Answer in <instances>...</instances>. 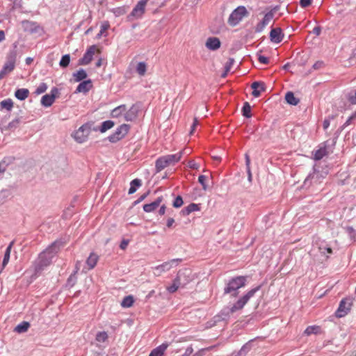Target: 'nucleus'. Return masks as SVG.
<instances>
[{
  "label": "nucleus",
  "mask_w": 356,
  "mask_h": 356,
  "mask_svg": "<svg viewBox=\"0 0 356 356\" xmlns=\"http://www.w3.org/2000/svg\"><path fill=\"white\" fill-rule=\"evenodd\" d=\"M179 261H181V259H173L170 261H165L162 264L154 268L155 270L154 274L157 276H159L162 273L170 270L173 267L177 266Z\"/></svg>",
  "instance_id": "6e6552de"
},
{
  "label": "nucleus",
  "mask_w": 356,
  "mask_h": 356,
  "mask_svg": "<svg viewBox=\"0 0 356 356\" xmlns=\"http://www.w3.org/2000/svg\"><path fill=\"white\" fill-rule=\"evenodd\" d=\"M62 247L63 243L60 240L56 241L38 255L33 264L35 274L41 273L52 263Z\"/></svg>",
  "instance_id": "f257e3e1"
},
{
  "label": "nucleus",
  "mask_w": 356,
  "mask_h": 356,
  "mask_svg": "<svg viewBox=\"0 0 356 356\" xmlns=\"http://www.w3.org/2000/svg\"><path fill=\"white\" fill-rule=\"evenodd\" d=\"M206 179H207V177L205 175H200L198 177V181L202 184V186L204 190L207 188V186L205 184Z\"/></svg>",
  "instance_id": "de8ad7c7"
},
{
  "label": "nucleus",
  "mask_w": 356,
  "mask_h": 356,
  "mask_svg": "<svg viewBox=\"0 0 356 356\" xmlns=\"http://www.w3.org/2000/svg\"><path fill=\"white\" fill-rule=\"evenodd\" d=\"M113 126H114V122H112L111 120L105 121V122H104L102 123V124L101 126L100 131L101 132H105L108 129H111Z\"/></svg>",
  "instance_id": "58836bf2"
},
{
  "label": "nucleus",
  "mask_w": 356,
  "mask_h": 356,
  "mask_svg": "<svg viewBox=\"0 0 356 356\" xmlns=\"http://www.w3.org/2000/svg\"><path fill=\"white\" fill-rule=\"evenodd\" d=\"M165 205H162L159 211V213L160 215H164L165 214Z\"/></svg>",
  "instance_id": "680f3d73"
},
{
  "label": "nucleus",
  "mask_w": 356,
  "mask_h": 356,
  "mask_svg": "<svg viewBox=\"0 0 356 356\" xmlns=\"http://www.w3.org/2000/svg\"><path fill=\"white\" fill-rule=\"evenodd\" d=\"M147 1L148 0H140L138 2L131 12V15L135 17H140L145 12V6Z\"/></svg>",
  "instance_id": "ddd939ff"
},
{
  "label": "nucleus",
  "mask_w": 356,
  "mask_h": 356,
  "mask_svg": "<svg viewBox=\"0 0 356 356\" xmlns=\"http://www.w3.org/2000/svg\"><path fill=\"white\" fill-rule=\"evenodd\" d=\"M199 122H198V120L196 118H194L193 120V123L191 126V131H190V134H193V132L195 131V128L198 125Z\"/></svg>",
  "instance_id": "5fc2aeb1"
},
{
  "label": "nucleus",
  "mask_w": 356,
  "mask_h": 356,
  "mask_svg": "<svg viewBox=\"0 0 356 356\" xmlns=\"http://www.w3.org/2000/svg\"><path fill=\"white\" fill-rule=\"evenodd\" d=\"M187 214H189L191 212L199 211L200 210V206L195 203L190 204L186 208Z\"/></svg>",
  "instance_id": "ea45409f"
},
{
  "label": "nucleus",
  "mask_w": 356,
  "mask_h": 356,
  "mask_svg": "<svg viewBox=\"0 0 356 356\" xmlns=\"http://www.w3.org/2000/svg\"><path fill=\"white\" fill-rule=\"evenodd\" d=\"M323 129L325 130H326L329 126H330V120H327V119H325L324 121H323Z\"/></svg>",
  "instance_id": "13d9d810"
},
{
  "label": "nucleus",
  "mask_w": 356,
  "mask_h": 356,
  "mask_svg": "<svg viewBox=\"0 0 356 356\" xmlns=\"http://www.w3.org/2000/svg\"><path fill=\"white\" fill-rule=\"evenodd\" d=\"M348 100L351 104H356V90L354 95H349Z\"/></svg>",
  "instance_id": "603ef678"
},
{
  "label": "nucleus",
  "mask_w": 356,
  "mask_h": 356,
  "mask_svg": "<svg viewBox=\"0 0 356 356\" xmlns=\"http://www.w3.org/2000/svg\"><path fill=\"white\" fill-rule=\"evenodd\" d=\"M253 89L252 95L255 97H259L261 95V91H264V84L261 82H253L251 86Z\"/></svg>",
  "instance_id": "aec40b11"
},
{
  "label": "nucleus",
  "mask_w": 356,
  "mask_h": 356,
  "mask_svg": "<svg viewBox=\"0 0 356 356\" xmlns=\"http://www.w3.org/2000/svg\"><path fill=\"white\" fill-rule=\"evenodd\" d=\"M89 136V124L88 122L81 126L75 131L72 136L79 143H84L87 140Z\"/></svg>",
  "instance_id": "0eeeda50"
},
{
  "label": "nucleus",
  "mask_w": 356,
  "mask_h": 356,
  "mask_svg": "<svg viewBox=\"0 0 356 356\" xmlns=\"http://www.w3.org/2000/svg\"><path fill=\"white\" fill-rule=\"evenodd\" d=\"M184 204L182 197L181 196H177L173 202V207L175 208L181 207Z\"/></svg>",
  "instance_id": "79ce46f5"
},
{
  "label": "nucleus",
  "mask_w": 356,
  "mask_h": 356,
  "mask_svg": "<svg viewBox=\"0 0 356 356\" xmlns=\"http://www.w3.org/2000/svg\"><path fill=\"white\" fill-rule=\"evenodd\" d=\"M175 222V220L172 218H170L167 220V226L168 227H171Z\"/></svg>",
  "instance_id": "bf43d9fd"
},
{
  "label": "nucleus",
  "mask_w": 356,
  "mask_h": 356,
  "mask_svg": "<svg viewBox=\"0 0 356 356\" xmlns=\"http://www.w3.org/2000/svg\"><path fill=\"white\" fill-rule=\"evenodd\" d=\"M243 115L246 118H250L251 115V106L248 102H245L242 108Z\"/></svg>",
  "instance_id": "f704fd0d"
},
{
  "label": "nucleus",
  "mask_w": 356,
  "mask_h": 356,
  "mask_svg": "<svg viewBox=\"0 0 356 356\" xmlns=\"http://www.w3.org/2000/svg\"><path fill=\"white\" fill-rule=\"evenodd\" d=\"M81 63L82 64H85V65L89 63V47H88L86 49V51H85V54H84V56H83V58L81 60Z\"/></svg>",
  "instance_id": "c03bdc74"
},
{
  "label": "nucleus",
  "mask_w": 356,
  "mask_h": 356,
  "mask_svg": "<svg viewBox=\"0 0 356 356\" xmlns=\"http://www.w3.org/2000/svg\"><path fill=\"white\" fill-rule=\"evenodd\" d=\"M58 92L56 88H52L50 94H46L42 97L41 104L44 107L51 106L55 101Z\"/></svg>",
  "instance_id": "9b49d317"
},
{
  "label": "nucleus",
  "mask_w": 356,
  "mask_h": 356,
  "mask_svg": "<svg viewBox=\"0 0 356 356\" xmlns=\"http://www.w3.org/2000/svg\"><path fill=\"white\" fill-rule=\"evenodd\" d=\"M30 327V324L27 321H23L18 324L14 329V331L17 333L21 334L26 332Z\"/></svg>",
  "instance_id": "a878e982"
},
{
  "label": "nucleus",
  "mask_w": 356,
  "mask_h": 356,
  "mask_svg": "<svg viewBox=\"0 0 356 356\" xmlns=\"http://www.w3.org/2000/svg\"><path fill=\"white\" fill-rule=\"evenodd\" d=\"M101 52V49L97 46H90V56H94L95 54L99 55Z\"/></svg>",
  "instance_id": "a18cd8bd"
},
{
  "label": "nucleus",
  "mask_w": 356,
  "mask_h": 356,
  "mask_svg": "<svg viewBox=\"0 0 356 356\" xmlns=\"http://www.w3.org/2000/svg\"><path fill=\"white\" fill-rule=\"evenodd\" d=\"M179 284H180L179 279L177 277L173 281V283L172 285L167 287V290L170 293H175L178 289V288L179 286Z\"/></svg>",
  "instance_id": "c9c22d12"
},
{
  "label": "nucleus",
  "mask_w": 356,
  "mask_h": 356,
  "mask_svg": "<svg viewBox=\"0 0 356 356\" xmlns=\"http://www.w3.org/2000/svg\"><path fill=\"white\" fill-rule=\"evenodd\" d=\"M125 111H126V105L122 104V105H120V106L115 108L111 111V115L112 118H119L121 117L124 118Z\"/></svg>",
  "instance_id": "412c9836"
},
{
  "label": "nucleus",
  "mask_w": 356,
  "mask_h": 356,
  "mask_svg": "<svg viewBox=\"0 0 356 356\" xmlns=\"http://www.w3.org/2000/svg\"><path fill=\"white\" fill-rule=\"evenodd\" d=\"M5 161H3L2 163H0V172H3L5 171V168L3 167L4 165Z\"/></svg>",
  "instance_id": "774afa93"
},
{
  "label": "nucleus",
  "mask_w": 356,
  "mask_h": 356,
  "mask_svg": "<svg viewBox=\"0 0 356 356\" xmlns=\"http://www.w3.org/2000/svg\"><path fill=\"white\" fill-rule=\"evenodd\" d=\"M259 287L252 289L250 290L245 295L239 298L237 302L234 303L231 307V312L234 313L236 311L242 309L246 303L249 301V300L254 296L257 291H259Z\"/></svg>",
  "instance_id": "423d86ee"
},
{
  "label": "nucleus",
  "mask_w": 356,
  "mask_h": 356,
  "mask_svg": "<svg viewBox=\"0 0 356 356\" xmlns=\"http://www.w3.org/2000/svg\"><path fill=\"white\" fill-rule=\"evenodd\" d=\"M138 109L135 106L133 105L129 110L126 108V111L124 113V120L126 121H132L137 118Z\"/></svg>",
  "instance_id": "dca6fc26"
},
{
  "label": "nucleus",
  "mask_w": 356,
  "mask_h": 356,
  "mask_svg": "<svg viewBox=\"0 0 356 356\" xmlns=\"http://www.w3.org/2000/svg\"><path fill=\"white\" fill-rule=\"evenodd\" d=\"M188 167L192 169H198L199 165L195 161L191 160L188 161Z\"/></svg>",
  "instance_id": "3c124183"
},
{
  "label": "nucleus",
  "mask_w": 356,
  "mask_h": 356,
  "mask_svg": "<svg viewBox=\"0 0 356 356\" xmlns=\"http://www.w3.org/2000/svg\"><path fill=\"white\" fill-rule=\"evenodd\" d=\"M29 94V91L26 88H20L17 89L15 92V96L19 100H24L26 99Z\"/></svg>",
  "instance_id": "393cba45"
},
{
  "label": "nucleus",
  "mask_w": 356,
  "mask_h": 356,
  "mask_svg": "<svg viewBox=\"0 0 356 356\" xmlns=\"http://www.w3.org/2000/svg\"><path fill=\"white\" fill-rule=\"evenodd\" d=\"M220 41L218 38L216 37H210L207 40L206 47L212 51L217 50L220 47Z\"/></svg>",
  "instance_id": "2eb2a0df"
},
{
  "label": "nucleus",
  "mask_w": 356,
  "mask_h": 356,
  "mask_svg": "<svg viewBox=\"0 0 356 356\" xmlns=\"http://www.w3.org/2000/svg\"><path fill=\"white\" fill-rule=\"evenodd\" d=\"M87 77V73L86 72L83 70L80 69L76 72H74L72 74V78L70 80L71 82H81L83 81H85L84 79Z\"/></svg>",
  "instance_id": "a211bd4d"
},
{
  "label": "nucleus",
  "mask_w": 356,
  "mask_h": 356,
  "mask_svg": "<svg viewBox=\"0 0 356 356\" xmlns=\"http://www.w3.org/2000/svg\"><path fill=\"white\" fill-rule=\"evenodd\" d=\"M110 25L108 24V22H104L102 25H101V27H100V31L99 32L97 33V38H100L102 35H104L106 36V31L108 29Z\"/></svg>",
  "instance_id": "4c0bfd02"
},
{
  "label": "nucleus",
  "mask_w": 356,
  "mask_h": 356,
  "mask_svg": "<svg viewBox=\"0 0 356 356\" xmlns=\"http://www.w3.org/2000/svg\"><path fill=\"white\" fill-rule=\"evenodd\" d=\"M312 0H300V5L302 8H307L312 4Z\"/></svg>",
  "instance_id": "8fccbe9b"
},
{
  "label": "nucleus",
  "mask_w": 356,
  "mask_h": 356,
  "mask_svg": "<svg viewBox=\"0 0 356 356\" xmlns=\"http://www.w3.org/2000/svg\"><path fill=\"white\" fill-rule=\"evenodd\" d=\"M141 185V181L138 179H135L131 182V186L129 189V194H133L136 191V187Z\"/></svg>",
  "instance_id": "2f4dec72"
},
{
  "label": "nucleus",
  "mask_w": 356,
  "mask_h": 356,
  "mask_svg": "<svg viewBox=\"0 0 356 356\" xmlns=\"http://www.w3.org/2000/svg\"><path fill=\"white\" fill-rule=\"evenodd\" d=\"M234 62V60L232 58L229 59V62L226 63L225 65V72L222 75V77H225L227 76V72L230 70L231 66Z\"/></svg>",
  "instance_id": "49530a36"
},
{
  "label": "nucleus",
  "mask_w": 356,
  "mask_h": 356,
  "mask_svg": "<svg viewBox=\"0 0 356 356\" xmlns=\"http://www.w3.org/2000/svg\"><path fill=\"white\" fill-rule=\"evenodd\" d=\"M147 193L144 194V195H142L139 197V199L136 202V203H138V202H142L143 200H145V198L147 197Z\"/></svg>",
  "instance_id": "e2e57ef3"
},
{
  "label": "nucleus",
  "mask_w": 356,
  "mask_h": 356,
  "mask_svg": "<svg viewBox=\"0 0 356 356\" xmlns=\"http://www.w3.org/2000/svg\"><path fill=\"white\" fill-rule=\"evenodd\" d=\"M352 305L353 300L351 298H346L342 299L336 312V316L338 318L345 316L350 310Z\"/></svg>",
  "instance_id": "1a4fd4ad"
},
{
  "label": "nucleus",
  "mask_w": 356,
  "mask_h": 356,
  "mask_svg": "<svg viewBox=\"0 0 356 356\" xmlns=\"http://www.w3.org/2000/svg\"><path fill=\"white\" fill-rule=\"evenodd\" d=\"M90 63H93L96 68H99L102 66H103V67L104 68L106 65V60L104 58L99 57V55L90 56Z\"/></svg>",
  "instance_id": "4be33fe9"
},
{
  "label": "nucleus",
  "mask_w": 356,
  "mask_h": 356,
  "mask_svg": "<svg viewBox=\"0 0 356 356\" xmlns=\"http://www.w3.org/2000/svg\"><path fill=\"white\" fill-rule=\"evenodd\" d=\"M321 28L318 26L314 27L313 29V33L316 35H319L321 33Z\"/></svg>",
  "instance_id": "052dcab7"
},
{
  "label": "nucleus",
  "mask_w": 356,
  "mask_h": 356,
  "mask_svg": "<svg viewBox=\"0 0 356 356\" xmlns=\"http://www.w3.org/2000/svg\"><path fill=\"white\" fill-rule=\"evenodd\" d=\"M258 60L262 63V64H268V62H269V60L267 57L264 56H261V55H259L258 56Z\"/></svg>",
  "instance_id": "864d4df0"
},
{
  "label": "nucleus",
  "mask_w": 356,
  "mask_h": 356,
  "mask_svg": "<svg viewBox=\"0 0 356 356\" xmlns=\"http://www.w3.org/2000/svg\"><path fill=\"white\" fill-rule=\"evenodd\" d=\"M321 333V328L318 325H310L308 326L304 331V334L307 336L311 334H318Z\"/></svg>",
  "instance_id": "5701e85b"
},
{
  "label": "nucleus",
  "mask_w": 356,
  "mask_h": 356,
  "mask_svg": "<svg viewBox=\"0 0 356 356\" xmlns=\"http://www.w3.org/2000/svg\"><path fill=\"white\" fill-rule=\"evenodd\" d=\"M70 62V56L69 54H65L62 56L59 65L61 67H66L69 65Z\"/></svg>",
  "instance_id": "e433bc0d"
},
{
  "label": "nucleus",
  "mask_w": 356,
  "mask_h": 356,
  "mask_svg": "<svg viewBox=\"0 0 356 356\" xmlns=\"http://www.w3.org/2000/svg\"><path fill=\"white\" fill-rule=\"evenodd\" d=\"M13 243H14L13 241H12L6 250L3 262H2L3 268H4L8 264V263L9 261L11 249H12V246H13Z\"/></svg>",
  "instance_id": "cd10ccee"
},
{
  "label": "nucleus",
  "mask_w": 356,
  "mask_h": 356,
  "mask_svg": "<svg viewBox=\"0 0 356 356\" xmlns=\"http://www.w3.org/2000/svg\"><path fill=\"white\" fill-rule=\"evenodd\" d=\"M89 90V80H86L81 81L78 86L76 87V89L75 90V93H86Z\"/></svg>",
  "instance_id": "b1692460"
},
{
  "label": "nucleus",
  "mask_w": 356,
  "mask_h": 356,
  "mask_svg": "<svg viewBox=\"0 0 356 356\" xmlns=\"http://www.w3.org/2000/svg\"><path fill=\"white\" fill-rule=\"evenodd\" d=\"M5 40V33L3 31H0V42Z\"/></svg>",
  "instance_id": "0e129e2a"
},
{
  "label": "nucleus",
  "mask_w": 356,
  "mask_h": 356,
  "mask_svg": "<svg viewBox=\"0 0 356 356\" xmlns=\"http://www.w3.org/2000/svg\"><path fill=\"white\" fill-rule=\"evenodd\" d=\"M274 17V12L273 10L267 13L263 19L257 24L255 27L256 32H261L264 28L269 24V23L273 20Z\"/></svg>",
  "instance_id": "f8f14e48"
},
{
  "label": "nucleus",
  "mask_w": 356,
  "mask_h": 356,
  "mask_svg": "<svg viewBox=\"0 0 356 356\" xmlns=\"http://www.w3.org/2000/svg\"><path fill=\"white\" fill-rule=\"evenodd\" d=\"M355 117L354 116H350L348 120L347 121L345 122L344 124V126H348L350 124L351 122V120L354 118Z\"/></svg>",
  "instance_id": "69168bd1"
},
{
  "label": "nucleus",
  "mask_w": 356,
  "mask_h": 356,
  "mask_svg": "<svg viewBox=\"0 0 356 356\" xmlns=\"http://www.w3.org/2000/svg\"><path fill=\"white\" fill-rule=\"evenodd\" d=\"M245 282L246 277L244 276H237L232 278L225 288V293L236 292L240 288L245 286Z\"/></svg>",
  "instance_id": "39448f33"
},
{
  "label": "nucleus",
  "mask_w": 356,
  "mask_h": 356,
  "mask_svg": "<svg viewBox=\"0 0 356 356\" xmlns=\"http://www.w3.org/2000/svg\"><path fill=\"white\" fill-rule=\"evenodd\" d=\"M136 70L140 76H144L147 71V64L145 62H139L136 65Z\"/></svg>",
  "instance_id": "c756f323"
},
{
  "label": "nucleus",
  "mask_w": 356,
  "mask_h": 356,
  "mask_svg": "<svg viewBox=\"0 0 356 356\" xmlns=\"http://www.w3.org/2000/svg\"><path fill=\"white\" fill-rule=\"evenodd\" d=\"M107 339H108V334L104 331L98 332L95 337V341L98 343L105 342L107 340Z\"/></svg>",
  "instance_id": "473e14b6"
},
{
  "label": "nucleus",
  "mask_w": 356,
  "mask_h": 356,
  "mask_svg": "<svg viewBox=\"0 0 356 356\" xmlns=\"http://www.w3.org/2000/svg\"><path fill=\"white\" fill-rule=\"evenodd\" d=\"M169 344L168 343H163L156 348L153 349L149 353V356H163L164 352L168 348Z\"/></svg>",
  "instance_id": "6ab92c4d"
},
{
  "label": "nucleus",
  "mask_w": 356,
  "mask_h": 356,
  "mask_svg": "<svg viewBox=\"0 0 356 356\" xmlns=\"http://www.w3.org/2000/svg\"><path fill=\"white\" fill-rule=\"evenodd\" d=\"M73 213V208L72 207H69L68 208H67V209L64 211V213H63V217L67 218L70 216H72Z\"/></svg>",
  "instance_id": "09e8293b"
},
{
  "label": "nucleus",
  "mask_w": 356,
  "mask_h": 356,
  "mask_svg": "<svg viewBox=\"0 0 356 356\" xmlns=\"http://www.w3.org/2000/svg\"><path fill=\"white\" fill-rule=\"evenodd\" d=\"M0 106L1 108L10 111L13 108V102L11 99H6L0 102Z\"/></svg>",
  "instance_id": "7c9ffc66"
},
{
  "label": "nucleus",
  "mask_w": 356,
  "mask_h": 356,
  "mask_svg": "<svg viewBox=\"0 0 356 356\" xmlns=\"http://www.w3.org/2000/svg\"><path fill=\"white\" fill-rule=\"evenodd\" d=\"M128 245V241L126 240H123L120 243V248L124 250Z\"/></svg>",
  "instance_id": "4d7b16f0"
},
{
  "label": "nucleus",
  "mask_w": 356,
  "mask_h": 356,
  "mask_svg": "<svg viewBox=\"0 0 356 356\" xmlns=\"http://www.w3.org/2000/svg\"><path fill=\"white\" fill-rule=\"evenodd\" d=\"M17 53L15 51H10L6 58V62L0 71V80L3 79L7 74L12 72L16 65Z\"/></svg>",
  "instance_id": "7ed1b4c3"
},
{
  "label": "nucleus",
  "mask_w": 356,
  "mask_h": 356,
  "mask_svg": "<svg viewBox=\"0 0 356 356\" xmlns=\"http://www.w3.org/2000/svg\"><path fill=\"white\" fill-rule=\"evenodd\" d=\"M129 130V126L128 124H123L120 125L115 131V133H113L108 137L109 141H111V143H115L121 140L127 135Z\"/></svg>",
  "instance_id": "9d476101"
},
{
  "label": "nucleus",
  "mask_w": 356,
  "mask_h": 356,
  "mask_svg": "<svg viewBox=\"0 0 356 356\" xmlns=\"http://www.w3.org/2000/svg\"><path fill=\"white\" fill-rule=\"evenodd\" d=\"M33 59L32 58L28 57V58H26V60H25L26 61V65H31V63L33 62Z\"/></svg>",
  "instance_id": "338daca9"
},
{
  "label": "nucleus",
  "mask_w": 356,
  "mask_h": 356,
  "mask_svg": "<svg viewBox=\"0 0 356 356\" xmlns=\"http://www.w3.org/2000/svg\"><path fill=\"white\" fill-rule=\"evenodd\" d=\"M162 201L163 197H159L152 203L145 204L143 206V210L147 213L154 211L161 204Z\"/></svg>",
  "instance_id": "f3484780"
},
{
  "label": "nucleus",
  "mask_w": 356,
  "mask_h": 356,
  "mask_svg": "<svg viewBox=\"0 0 356 356\" xmlns=\"http://www.w3.org/2000/svg\"><path fill=\"white\" fill-rule=\"evenodd\" d=\"M185 149H183L175 154H168L158 158L155 162V169L156 172H159L165 168L174 165L178 163L182 158Z\"/></svg>",
  "instance_id": "f03ea898"
},
{
  "label": "nucleus",
  "mask_w": 356,
  "mask_h": 356,
  "mask_svg": "<svg viewBox=\"0 0 356 356\" xmlns=\"http://www.w3.org/2000/svg\"><path fill=\"white\" fill-rule=\"evenodd\" d=\"M286 102L296 106L299 103V99H297L292 92H288L285 95Z\"/></svg>",
  "instance_id": "bb28decb"
},
{
  "label": "nucleus",
  "mask_w": 356,
  "mask_h": 356,
  "mask_svg": "<svg viewBox=\"0 0 356 356\" xmlns=\"http://www.w3.org/2000/svg\"><path fill=\"white\" fill-rule=\"evenodd\" d=\"M323 66V63L322 61H318L314 64L313 68L315 70H318Z\"/></svg>",
  "instance_id": "6e6d98bb"
},
{
  "label": "nucleus",
  "mask_w": 356,
  "mask_h": 356,
  "mask_svg": "<svg viewBox=\"0 0 356 356\" xmlns=\"http://www.w3.org/2000/svg\"><path fill=\"white\" fill-rule=\"evenodd\" d=\"M98 261V257L96 254H90V269L93 268Z\"/></svg>",
  "instance_id": "37998d69"
},
{
  "label": "nucleus",
  "mask_w": 356,
  "mask_h": 356,
  "mask_svg": "<svg viewBox=\"0 0 356 356\" xmlns=\"http://www.w3.org/2000/svg\"><path fill=\"white\" fill-rule=\"evenodd\" d=\"M134 298L131 296H126L125 298H124L122 303H121V305L123 307H130L133 305L134 304Z\"/></svg>",
  "instance_id": "72a5a7b5"
},
{
  "label": "nucleus",
  "mask_w": 356,
  "mask_h": 356,
  "mask_svg": "<svg viewBox=\"0 0 356 356\" xmlns=\"http://www.w3.org/2000/svg\"><path fill=\"white\" fill-rule=\"evenodd\" d=\"M248 14V13L244 6L237 7L228 18L229 24L232 26L237 25Z\"/></svg>",
  "instance_id": "20e7f679"
},
{
  "label": "nucleus",
  "mask_w": 356,
  "mask_h": 356,
  "mask_svg": "<svg viewBox=\"0 0 356 356\" xmlns=\"http://www.w3.org/2000/svg\"><path fill=\"white\" fill-rule=\"evenodd\" d=\"M327 154L326 147H321L318 150H316L314 155V160L318 161L326 156Z\"/></svg>",
  "instance_id": "c85d7f7f"
},
{
  "label": "nucleus",
  "mask_w": 356,
  "mask_h": 356,
  "mask_svg": "<svg viewBox=\"0 0 356 356\" xmlns=\"http://www.w3.org/2000/svg\"><path fill=\"white\" fill-rule=\"evenodd\" d=\"M47 89V86L44 83H42L39 85L35 90V93L38 95L44 92Z\"/></svg>",
  "instance_id": "a19ab883"
},
{
  "label": "nucleus",
  "mask_w": 356,
  "mask_h": 356,
  "mask_svg": "<svg viewBox=\"0 0 356 356\" xmlns=\"http://www.w3.org/2000/svg\"><path fill=\"white\" fill-rule=\"evenodd\" d=\"M283 34L280 28L273 29L270 32V40L275 43L280 42L283 39Z\"/></svg>",
  "instance_id": "4468645a"
}]
</instances>
